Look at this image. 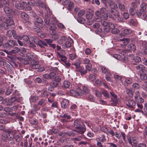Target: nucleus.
Here are the masks:
<instances>
[{
	"label": "nucleus",
	"mask_w": 147,
	"mask_h": 147,
	"mask_svg": "<svg viewBox=\"0 0 147 147\" xmlns=\"http://www.w3.org/2000/svg\"><path fill=\"white\" fill-rule=\"evenodd\" d=\"M3 131L5 133H3L2 135V139L3 141L6 142L7 140L13 141L14 140L17 132L16 130L8 129H3Z\"/></svg>",
	"instance_id": "f257e3e1"
},
{
	"label": "nucleus",
	"mask_w": 147,
	"mask_h": 147,
	"mask_svg": "<svg viewBox=\"0 0 147 147\" xmlns=\"http://www.w3.org/2000/svg\"><path fill=\"white\" fill-rule=\"evenodd\" d=\"M0 20L1 21H3L1 25L2 28H3L5 29L9 28V26L12 25L14 23V21L13 20L10 19L9 18L7 19L6 18H5L3 16L1 17L0 18Z\"/></svg>",
	"instance_id": "f03ea898"
},
{
	"label": "nucleus",
	"mask_w": 147,
	"mask_h": 147,
	"mask_svg": "<svg viewBox=\"0 0 147 147\" xmlns=\"http://www.w3.org/2000/svg\"><path fill=\"white\" fill-rule=\"evenodd\" d=\"M81 123L82 122L80 120L78 119L75 120L74 121V125L77 126L76 128L78 129L79 130H74V131L81 134H83L85 131L86 129L84 127L80 126Z\"/></svg>",
	"instance_id": "7ed1b4c3"
},
{
	"label": "nucleus",
	"mask_w": 147,
	"mask_h": 147,
	"mask_svg": "<svg viewBox=\"0 0 147 147\" xmlns=\"http://www.w3.org/2000/svg\"><path fill=\"white\" fill-rule=\"evenodd\" d=\"M16 42L15 41L13 40H8L7 43L3 45V47L4 49V50H10L11 48L16 45Z\"/></svg>",
	"instance_id": "20e7f679"
},
{
	"label": "nucleus",
	"mask_w": 147,
	"mask_h": 147,
	"mask_svg": "<svg viewBox=\"0 0 147 147\" xmlns=\"http://www.w3.org/2000/svg\"><path fill=\"white\" fill-rule=\"evenodd\" d=\"M95 140L97 142L96 144L99 147H106L105 146L103 145L101 143L106 141V138L105 135H102L100 137L97 136Z\"/></svg>",
	"instance_id": "39448f33"
},
{
	"label": "nucleus",
	"mask_w": 147,
	"mask_h": 147,
	"mask_svg": "<svg viewBox=\"0 0 147 147\" xmlns=\"http://www.w3.org/2000/svg\"><path fill=\"white\" fill-rule=\"evenodd\" d=\"M34 4L36 6L41 7L42 8H45L47 12L49 11V9L47 7L45 3L44 2L39 1H37L34 2Z\"/></svg>",
	"instance_id": "423d86ee"
},
{
	"label": "nucleus",
	"mask_w": 147,
	"mask_h": 147,
	"mask_svg": "<svg viewBox=\"0 0 147 147\" xmlns=\"http://www.w3.org/2000/svg\"><path fill=\"white\" fill-rule=\"evenodd\" d=\"M82 90L79 87L77 88L76 90L72 89L70 90L71 94L74 96H78L82 95Z\"/></svg>",
	"instance_id": "0eeeda50"
},
{
	"label": "nucleus",
	"mask_w": 147,
	"mask_h": 147,
	"mask_svg": "<svg viewBox=\"0 0 147 147\" xmlns=\"http://www.w3.org/2000/svg\"><path fill=\"white\" fill-rule=\"evenodd\" d=\"M33 39L34 42L41 48H42L43 46H47V44L45 42L39 40L36 37L33 38Z\"/></svg>",
	"instance_id": "6e6552de"
},
{
	"label": "nucleus",
	"mask_w": 147,
	"mask_h": 147,
	"mask_svg": "<svg viewBox=\"0 0 147 147\" xmlns=\"http://www.w3.org/2000/svg\"><path fill=\"white\" fill-rule=\"evenodd\" d=\"M110 94L111 96L113 97V98H111V100L113 102L111 103V105L115 106L117 104L118 102L117 96L113 92H110Z\"/></svg>",
	"instance_id": "1a4fd4ad"
},
{
	"label": "nucleus",
	"mask_w": 147,
	"mask_h": 147,
	"mask_svg": "<svg viewBox=\"0 0 147 147\" xmlns=\"http://www.w3.org/2000/svg\"><path fill=\"white\" fill-rule=\"evenodd\" d=\"M20 51V49L18 47H15L11 51H8L6 50H3V51L7 54L10 55H12L13 54H16L18 53Z\"/></svg>",
	"instance_id": "9d476101"
},
{
	"label": "nucleus",
	"mask_w": 147,
	"mask_h": 147,
	"mask_svg": "<svg viewBox=\"0 0 147 147\" xmlns=\"http://www.w3.org/2000/svg\"><path fill=\"white\" fill-rule=\"evenodd\" d=\"M93 15L92 13L90 12L86 13V17L87 19V23L88 24L90 25L92 24L93 23Z\"/></svg>",
	"instance_id": "9b49d317"
},
{
	"label": "nucleus",
	"mask_w": 147,
	"mask_h": 147,
	"mask_svg": "<svg viewBox=\"0 0 147 147\" xmlns=\"http://www.w3.org/2000/svg\"><path fill=\"white\" fill-rule=\"evenodd\" d=\"M34 20L35 22H34V24L37 27H39V28L42 27L43 21L40 18H35Z\"/></svg>",
	"instance_id": "f8f14e48"
},
{
	"label": "nucleus",
	"mask_w": 147,
	"mask_h": 147,
	"mask_svg": "<svg viewBox=\"0 0 147 147\" xmlns=\"http://www.w3.org/2000/svg\"><path fill=\"white\" fill-rule=\"evenodd\" d=\"M37 58L38 57L36 55H32L29 53H27L26 54V59L27 61H31Z\"/></svg>",
	"instance_id": "ddd939ff"
},
{
	"label": "nucleus",
	"mask_w": 147,
	"mask_h": 147,
	"mask_svg": "<svg viewBox=\"0 0 147 147\" xmlns=\"http://www.w3.org/2000/svg\"><path fill=\"white\" fill-rule=\"evenodd\" d=\"M26 5V3L24 2L16 1L15 4L16 7L20 9H23L25 7V5Z\"/></svg>",
	"instance_id": "4468645a"
},
{
	"label": "nucleus",
	"mask_w": 147,
	"mask_h": 147,
	"mask_svg": "<svg viewBox=\"0 0 147 147\" xmlns=\"http://www.w3.org/2000/svg\"><path fill=\"white\" fill-rule=\"evenodd\" d=\"M114 136L118 139H120L122 136L124 141L125 140L126 135L125 133L123 132H120L119 131H117L115 133Z\"/></svg>",
	"instance_id": "2eb2a0df"
},
{
	"label": "nucleus",
	"mask_w": 147,
	"mask_h": 147,
	"mask_svg": "<svg viewBox=\"0 0 147 147\" xmlns=\"http://www.w3.org/2000/svg\"><path fill=\"white\" fill-rule=\"evenodd\" d=\"M30 65L32 68L34 69H37L40 67L39 62L35 60L31 61Z\"/></svg>",
	"instance_id": "dca6fc26"
},
{
	"label": "nucleus",
	"mask_w": 147,
	"mask_h": 147,
	"mask_svg": "<svg viewBox=\"0 0 147 147\" xmlns=\"http://www.w3.org/2000/svg\"><path fill=\"white\" fill-rule=\"evenodd\" d=\"M107 12V9L103 7L101 9L100 12L102 17L104 20H107L108 18Z\"/></svg>",
	"instance_id": "f3484780"
},
{
	"label": "nucleus",
	"mask_w": 147,
	"mask_h": 147,
	"mask_svg": "<svg viewBox=\"0 0 147 147\" xmlns=\"http://www.w3.org/2000/svg\"><path fill=\"white\" fill-rule=\"evenodd\" d=\"M80 8L78 7H76L74 9L75 13L79 11L78 14V17H82L85 14V11L84 9H81L79 11Z\"/></svg>",
	"instance_id": "a211bd4d"
},
{
	"label": "nucleus",
	"mask_w": 147,
	"mask_h": 147,
	"mask_svg": "<svg viewBox=\"0 0 147 147\" xmlns=\"http://www.w3.org/2000/svg\"><path fill=\"white\" fill-rule=\"evenodd\" d=\"M69 40L66 41L62 45V47L64 49H66L71 47L72 40L70 38L68 39Z\"/></svg>",
	"instance_id": "6ab92c4d"
},
{
	"label": "nucleus",
	"mask_w": 147,
	"mask_h": 147,
	"mask_svg": "<svg viewBox=\"0 0 147 147\" xmlns=\"http://www.w3.org/2000/svg\"><path fill=\"white\" fill-rule=\"evenodd\" d=\"M136 14L139 17L142 15L143 19H146L147 18V15L146 14V12H145L144 13L143 11L140 9L137 11Z\"/></svg>",
	"instance_id": "aec40b11"
},
{
	"label": "nucleus",
	"mask_w": 147,
	"mask_h": 147,
	"mask_svg": "<svg viewBox=\"0 0 147 147\" xmlns=\"http://www.w3.org/2000/svg\"><path fill=\"white\" fill-rule=\"evenodd\" d=\"M120 53L121 54V55H119L117 54H114L113 55V57L119 60H121L122 59V57H123L125 53V51H122L120 52Z\"/></svg>",
	"instance_id": "412c9836"
},
{
	"label": "nucleus",
	"mask_w": 147,
	"mask_h": 147,
	"mask_svg": "<svg viewBox=\"0 0 147 147\" xmlns=\"http://www.w3.org/2000/svg\"><path fill=\"white\" fill-rule=\"evenodd\" d=\"M126 105L129 107L132 108L135 105L136 102L134 100L129 99L127 100Z\"/></svg>",
	"instance_id": "4be33fe9"
},
{
	"label": "nucleus",
	"mask_w": 147,
	"mask_h": 147,
	"mask_svg": "<svg viewBox=\"0 0 147 147\" xmlns=\"http://www.w3.org/2000/svg\"><path fill=\"white\" fill-rule=\"evenodd\" d=\"M69 103L68 100L66 99H63L61 102V106L62 108L65 109L67 107Z\"/></svg>",
	"instance_id": "5701e85b"
},
{
	"label": "nucleus",
	"mask_w": 147,
	"mask_h": 147,
	"mask_svg": "<svg viewBox=\"0 0 147 147\" xmlns=\"http://www.w3.org/2000/svg\"><path fill=\"white\" fill-rule=\"evenodd\" d=\"M4 5L5 6V7H4L3 9L4 11L5 12V13L7 14H9L11 13V12L12 10L9 7V2H8V5H7L6 4H4Z\"/></svg>",
	"instance_id": "b1692460"
},
{
	"label": "nucleus",
	"mask_w": 147,
	"mask_h": 147,
	"mask_svg": "<svg viewBox=\"0 0 147 147\" xmlns=\"http://www.w3.org/2000/svg\"><path fill=\"white\" fill-rule=\"evenodd\" d=\"M136 69L140 72L143 73L145 71V67L142 65H139L136 66Z\"/></svg>",
	"instance_id": "393cba45"
},
{
	"label": "nucleus",
	"mask_w": 147,
	"mask_h": 147,
	"mask_svg": "<svg viewBox=\"0 0 147 147\" xmlns=\"http://www.w3.org/2000/svg\"><path fill=\"white\" fill-rule=\"evenodd\" d=\"M95 18L96 19V21H98V20H100L102 18L100 12L99 11H96L95 13Z\"/></svg>",
	"instance_id": "a878e982"
},
{
	"label": "nucleus",
	"mask_w": 147,
	"mask_h": 147,
	"mask_svg": "<svg viewBox=\"0 0 147 147\" xmlns=\"http://www.w3.org/2000/svg\"><path fill=\"white\" fill-rule=\"evenodd\" d=\"M33 5V3L32 2L29 1L27 3H26V5H25V9L27 11H30L31 10V6Z\"/></svg>",
	"instance_id": "bb28decb"
},
{
	"label": "nucleus",
	"mask_w": 147,
	"mask_h": 147,
	"mask_svg": "<svg viewBox=\"0 0 147 147\" xmlns=\"http://www.w3.org/2000/svg\"><path fill=\"white\" fill-rule=\"evenodd\" d=\"M56 29V27L54 25L51 26L49 28V32L52 35L55 34V31Z\"/></svg>",
	"instance_id": "cd10ccee"
},
{
	"label": "nucleus",
	"mask_w": 147,
	"mask_h": 147,
	"mask_svg": "<svg viewBox=\"0 0 147 147\" xmlns=\"http://www.w3.org/2000/svg\"><path fill=\"white\" fill-rule=\"evenodd\" d=\"M132 32V31L129 29H125L123 30V32H122V35L123 34V36H125V35L130 34Z\"/></svg>",
	"instance_id": "c85d7f7f"
},
{
	"label": "nucleus",
	"mask_w": 147,
	"mask_h": 147,
	"mask_svg": "<svg viewBox=\"0 0 147 147\" xmlns=\"http://www.w3.org/2000/svg\"><path fill=\"white\" fill-rule=\"evenodd\" d=\"M70 85V83L69 82L65 80L64 81L62 87L63 88L66 89L69 88Z\"/></svg>",
	"instance_id": "c756f323"
},
{
	"label": "nucleus",
	"mask_w": 147,
	"mask_h": 147,
	"mask_svg": "<svg viewBox=\"0 0 147 147\" xmlns=\"http://www.w3.org/2000/svg\"><path fill=\"white\" fill-rule=\"evenodd\" d=\"M57 54L60 58V60L64 63L67 61L66 57L64 55H62L60 52H58Z\"/></svg>",
	"instance_id": "7c9ffc66"
},
{
	"label": "nucleus",
	"mask_w": 147,
	"mask_h": 147,
	"mask_svg": "<svg viewBox=\"0 0 147 147\" xmlns=\"http://www.w3.org/2000/svg\"><path fill=\"white\" fill-rule=\"evenodd\" d=\"M101 70L102 72L105 74H106L111 75V73L109 72V69H107L105 67L102 66H101Z\"/></svg>",
	"instance_id": "2f4dec72"
},
{
	"label": "nucleus",
	"mask_w": 147,
	"mask_h": 147,
	"mask_svg": "<svg viewBox=\"0 0 147 147\" xmlns=\"http://www.w3.org/2000/svg\"><path fill=\"white\" fill-rule=\"evenodd\" d=\"M118 6L119 9L121 11H124L125 10V6L122 3L120 2L118 3Z\"/></svg>",
	"instance_id": "473e14b6"
},
{
	"label": "nucleus",
	"mask_w": 147,
	"mask_h": 147,
	"mask_svg": "<svg viewBox=\"0 0 147 147\" xmlns=\"http://www.w3.org/2000/svg\"><path fill=\"white\" fill-rule=\"evenodd\" d=\"M128 50L132 52L134 51L136 49V47L133 44H130L128 46Z\"/></svg>",
	"instance_id": "72a5a7b5"
},
{
	"label": "nucleus",
	"mask_w": 147,
	"mask_h": 147,
	"mask_svg": "<svg viewBox=\"0 0 147 147\" xmlns=\"http://www.w3.org/2000/svg\"><path fill=\"white\" fill-rule=\"evenodd\" d=\"M21 18L25 21H26L28 19V15L26 13L22 12L20 13Z\"/></svg>",
	"instance_id": "f704fd0d"
},
{
	"label": "nucleus",
	"mask_w": 147,
	"mask_h": 147,
	"mask_svg": "<svg viewBox=\"0 0 147 147\" xmlns=\"http://www.w3.org/2000/svg\"><path fill=\"white\" fill-rule=\"evenodd\" d=\"M67 40V38L66 36H63L61 37V38L58 40V43L59 44H62L63 42L66 41Z\"/></svg>",
	"instance_id": "c9c22d12"
},
{
	"label": "nucleus",
	"mask_w": 147,
	"mask_h": 147,
	"mask_svg": "<svg viewBox=\"0 0 147 147\" xmlns=\"http://www.w3.org/2000/svg\"><path fill=\"white\" fill-rule=\"evenodd\" d=\"M125 91L127 94L128 96L131 97H133V93L132 92V91L129 89L126 88L125 89Z\"/></svg>",
	"instance_id": "e433bc0d"
},
{
	"label": "nucleus",
	"mask_w": 147,
	"mask_h": 147,
	"mask_svg": "<svg viewBox=\"0 0 147 147\" xmlns=\"http://www.w3.org/2000/svg\"><path fill=\"white\" fill-rule=\"evenodd\" d=\"M115 11L116 13L115 16L116 17L117 19L119 21L122 22L123 20V18L120 16L117 11Z\"/></svg>",
	"instance_id": "4c0bfd02"
},
{
	"label": "nucleus",
	"mask_w": 147,
	"mask_h": 147,
	"mask_svg": "<svg viewBox=\"0 0 147 147\" xmlns=\"http://www.w3.org/2000/svg\"><path fill=\"white\" fill-rule=\"evenodd\" d=\"M37 104L39 106H44L46 104L45 99H41L39 100L37 103Z\"/></svg>",
	"instance_id": "58836bf2"
},
{
	"label": "nucleus",
	"mask_w": 147,
	"mask_h": 147,
	"mask_svg": "<svg viewBox=\"0 0 147 147\" xmlns=\"http://www.w3.org/2000/svg\"><path fill=\"white\" fill-rule=\"evenodd\" d=\"M78 22L81 24H84L85 22V19L82 17H78L77 18Z\"/></svg>",
	"instance_id": "ea45409f"
},
{
	"label": "nucleus",
	"mask_w": 147,
	"mask_h": 147,
	"mask_svg": "<svg viewBox=\"0 0 147 147\" xmlns=\"http://www.w3.org/2000/svg\"><path fill=\"white\" fill-rule=\"evenodd\" d=\"M120 41L123 42V43L125 45H127L129 42V40L127 38H123L122 39H121Z\"/></svg>",
	"instance_id": "a19ab883"
},
{
	"label": "nucleus",
	"mask_w": 147,
	"mask_h": 147,
	"mask_svg": "<svg viewBox=\"0 0 147 147\" xmlns=\"http://www.w3.org/2000/svg\"><path fill=\"white\" fill-rule=\"evenodd\" d=\"M49 93L47 91L46 89H44L41 92V96L42 97H45L48 95Z\"/></svg>",
	"instance_id": "79ce46f5"
},
{
	"label": "nucleus",
	"mask_w": 147,
	"mask_h": 147,
	"mask_svg": "<svg viewBox=\"0 0 147 147\" xmlns=\"http://www.w3.org/2000/svg\"><path fill=\"white\" fill-rule=\"evenodd\" d=\"M140 79L142 80H145L147 79V75L144 73L140 74Z\"/></svg>",
	"instance_id": "37998d69"
},
{
	"label": "nucleus",
	"mask_w": 147,
	"mask_h": 147,
	"mask_svg": "<svg viewBox=\"0 0 147 147\" xmlns=\"http://www.w3.org/2000/svg\"><path fill=\"white\" fill-rule=\"evenodd\" d=\"M74 6V4L73 2L70 1L68 5L67 9L68 10H72Z\"/></svg>",
	"instance_id": "c03bdc74"
},
{
	"label": "nucleus",
	"mask_w": 147,
	"mask_h": 147,
	"mask_svg": "<svg viewBox=\"0 0 147 147\" xmlns=\"http://www.w3.org/2000/svg\"><path fill=\"white\" fill-rule=\"evenodd\" d=\"M22 139V137L21 135H16L14 138V139H15L16 141L17 142L20 141Z\"/></svg>",
	"instance_id": "a18cd8bd"
},
{
	"label": "nucleus",
	"mask_w": 147,
	"mask_h": 147,
	"mask_svg": "<svg viewBox=\"0 0 147 147\" xmlns=\"http://www.w3.org/2000/svg\"><path fill=\"white\" fill-rule=\"evenodd\" d=\"M140 9L142 10L143 11V12L144 13L145 12H146V5L144 3H142L140 5Z\"/></svg>",
	"instance_id": "49530a36"
},
{
	"label": "nucleus",
	"mask_w": 147,
	"mask_h": 147,
	"mask_svg": "<svg viewBox=\"0 0 147 147\" xmlns=\"http://www.w3.org/2000/svg\"><path fill=\"white\" fill-rule=\"evenodd\" d=\"M100 25L99 23H95L93 25V27L94 28L98 29V30L99 32L102 31V29L100 28H99Z\"/></svg>",
	"instance_id": "de8ad7c7"
},
{
	"label": "nucleus",
	"mask_w": 147,
	"mask_h": 147,
	"mask_svg": "<svg viewBox=\"0 0 147 147\" xmlns=\"http://www.w3.org/2000/svg\"><path fill=\"white\" fill-rule=\"evenodd\" d=\"M4 4L8 5V2L5 0H0V8L3 7Z\"/></svg>",
	"instance_id": "09e8293b"
},
{
	"label": "nucleus",
	"mask_w": 147,
	"mask_h": 147,
	"mask_svg": "<svg viewBox=\"0 0 147 147\" xmlns=\"http://www.w3.org/2000/svg\"><path fill=\"white\" fill-rule=\"evenodd\" d=\"M38 100V97L34 96H32L30 98V102H35Z\"/></svg>",
	"instance_id": "8fccbe9b"
},
{
	"label": "nucleus",
	"mask_w": 147,
	"mask_h": 147,
	"mask_svg": "<svg viewBox=\"0 0 147 147\" xmlns=\"http://www.w3.org/2000/svg\"><path fill=\"white\" fill-rule=\"evenodd\" d=\"M122 76H121L118 75H115L114 76V79L117 81H120L121 82L122 81Z\"/></svg>",
	"instance_id": "3c124183"
},
{
	"label": "nucleus",
	"mask_w": 147,
	"mask_h": 147,
	"mask_svg": "<svg viewBox=\"0 0 147 147\" xmlns=\"http://www.w3.org/2000/svg\"><path fill=\"white\" fill-rule=\"evenodd\" d=\"M135 8L134 7H130L129 11L130 14L132 16H133L135 14L134 12Z\"/></svg>",
	"instance_id": "603ef678"
},
{
	"label": "nucleus",
	"mask_w": 147,
	"mask_h": 147,
	"mask_svg": "<svg viewBox=\"0 0 147 147\" xmlns=\"http://www.w3.org/2000/svg\"><path fill=\"white\" fill-rule=\"evenodd\" d=\"M133 60H134L135 62L138 63L141 61V59L139 57L137 56H135L133 58Z\"/></svg>",
	"instance_id": "864d4df0"
},
{
	"label": "nucleus",
	"mask_w": 147,
	"mask_h": 147,
	"mask_svg": "<svg viewBox=\"0 0 147 147\" xmlns=\"http://www.w3.org/2000/svg\"><path fill=\"white\" fill-rule=\"evenodd\" d=\"M16 32V31L14 30H8L7 32V35L9 37H11L13 34H14Z\"/></svg>",
	"instance_id": "5fc2aeb1"
},
{
	"label": "nucleus",
	"mask_w": 147,
	"mask_h": 147,
	"mask_svg": "<svg viewBox=\"0 0 147 147\" xmlns=\"http://www.w3.org/2000/svg\"><path fill=\"white\" fill-rule=\"evenodd\" d=\"M50 84L54 88L57 87L59 85V83L56 81H53Z\"/></svg>",
	"instance_id": "6e6d98bb"
},
{
	"label": "nucleus",
	"mask_w": 147,
	"mask_h": 147,
	"mask_svg": "<svg viewBox=\"0 0 147 147\" xmlns=\"http://www.w3.org/2000/svg\"><path fill=\"white\" fill-rule=\"evenodd\" d=\"M82 93H81L82 95L83 94H84V93H87L88 92V89L86 86H82Z\"/></svg>",
	"instance_id": "4d7b16f0"
},
{
	"label": "nucleus",
	"mask_w": 147,
	"mask_h": 147,
	"mask_svg": "<svg viewBox=\"0 0 147 147\" xmlns=\"http://www.w3.org/2000/svg\"><path fill=\"white\" fill-rule=\"evenodd\" d=\"M92 65L91 63L88 64L86 65V70L87 71H90L91 69Z\"/></svg>",
	"instance_id": "13d9d810"
},
{
	"label": "nucleus",
	"mask_w": 147,
	"mask_h": 147,
	"mask_svg": "<svg viewBox=\"0 0 147 147\" xmlns=\"http://www.w3.org/2000/svg\"><path fill=\"white\" fill-rule=\"evenodd\" d=\"M38 104H35L33 105L32 110L35 112L37 111L40 109V107L38 106Z\"/></svg>",
	"instance_id": "bf43d9fd"
},
{
	"label": "nucleus",
	"mask_w": 147,
	"mask_h": 147,
	"mask_svg": "<svg viewBox=\"0 0 147 147\" xmlns=\"http://www.w3.org/2000/svg\"><path fill=\"white\" fill-rule=\"evenodd\" d=\"M44 21L45 23L47 24H50V19L48 16H46L44 19Z\"/></svg>",
	"instance_id": "052dcab7"
},
{
	"label": "nucleus",
	"mask_w": 147,
	"mask_h": 147,
	"mask_svg": "<svg viewBox=\"0 0 147 147\" xmlns=\"http://www.w3.org/2000/svg\"><path fill=\"white\" fill-rule=\"evenodd\" d=\"M50 79H54L56 76V74L54 72H51L49 74Z\"/></svg>",
	"instance_id": "680f3d73"
},
{
	"label": "nucleus",
	"mask_w": 147,
	"mask_h": 147,
	"mask_svg": "<svg viewBox=\"0 0 147 147\" xmlns=\"http://www.w3.org/2000/svg\"><path fill=\"white\" fill-rule=\"evenodd\" d=\"M122 15L125 19H127L129 17V15L128 13L127 12H124L123 13Z\"/></svg>",
	"instance_id": "e2e57ef3"
},
{
	"label": "nucleus",
	"mask_w": 147,
	"mask_h": 147,
	"mask_svg": "<svg viewBox=\"0 0 147 147\" xmlns=\"http://www.w3.org/2000/svg\"><path fill=\"white\" fill-rule=\"evenodd\" d=\"M132 88L134 90H137L140 88V85L137 83H134L132 85Z\"/></svg>",
	"instance_id": "0e129e2a"
},
{
	"label": "nucleus",
	"mask_w": 147,
	"mask_h": 147,
	"mask_svg": "<svg viewBox=\"0 0 147 147\" xmlns=\"http://www.w3.org/2000/svg\"><path fill=\"white\" fill-rule=\"evenodd\" d=\"M125 82L127 84H129L132 82V80L130 78H127L125 79Z\"/></svg>",
	"instance_id": "69168bd1"
},
{
	"label": "nucleus",
	"mask_w": 147,
	"mask_h": 147,
	"mask_svg": "<svg viewBox=\"0 0 147 147\" xmlns=\"http://www.w3.org/2000/svg\"><path fill=\"white\" fill-rule=\"evenodd\" d=\"M120 32L119 30L117 28H114L111 30L112 33L114 34H116L119 33Z\"/></svg>",
	"instance_id": "338daca9"
},
{
	"label": "nucleus",
	"mask_w": 147,
	"mask_h": 147,
	"mask_svg": "<svg viewBox=\"0 0 147 147\" xmlns=\"http://www.w3.org/2000/svg\"><path fill=\"white\" fill-rule=\"evenodd\" d=\"M143 112V114H147V103L144 104Z\"/></svg>",
	"instance_id": "774afa93"
}]
</instances>
